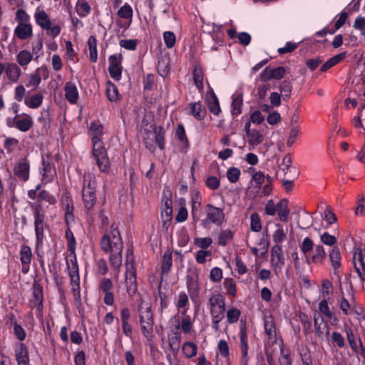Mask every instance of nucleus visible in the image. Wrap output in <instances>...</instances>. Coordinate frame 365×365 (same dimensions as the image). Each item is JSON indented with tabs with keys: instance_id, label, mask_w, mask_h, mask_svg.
<instances>
[{
	"instance_id": "1",
	"label": "nucleus",
	"mask_w": 365,
	"mask_h": 365,
	"mask_svg": "<svg viewBox=\"0 0 365 365\" xmlns=\"http://www.w3.org/2000/svg\"><path fill=\"white\" fill-rule=\"evenodd\" d=\"M92 143L93 155L96 160L100 170L108 173L110 170V162L103 141L98 136H93Z\"/></svg>"
},
{
	"instance_id": "2",
	"label": "nucleus",
	"mask_w": 365,
	"mask_h": 365,
	"mask_svg": "<svg viewBox=\"0 0 365 365\" xmlns=\"http://www.w3.org/2000/svg\"><path fill=\"white\" fill-rule=\"evenodd\" d=\"M140 324L142 332L148 340H151L153 330V317L151 307L149 304H144L141 302L138 307Z\"/></svg>"
},
{
	"instance_id": "3",
	"label": "nucleus",
	"mask_w": 365,
	"mask_h": 365,
	"mask_svg": "<svg viewBox=\"0 0 365 365\" xmlns=\"http://www.w3.org/2000/svg\"><path fill=\"white\" fill-rule=\"evenodd\" d=\"M101 247L106 253L113 251L123 252V243L118 230L113 228L101 240Z\"/></svg>"
},
{
	"instance_id": "4",
	"label": "nucleus",
	"mask_w": 365,
	"mask_h": 365,
	"mask_svg": "<svg viewBox=\"0 0 365 365\" xmlns=\"http://www.w3.org/2000/svg\"><path fill=\"white\" fill-rule=\"evenodd\" d=\"M34 227L35 233L36 236V245L39 246L42 245L43 240V225L45 215L43 213V209L42 206L38 203L34 206Z\"/></svg>"
},
{
	"instance_id": "5",
	"label": "nucleus",
	"mask_w": 365,
	"mask_h": 365,
	"mask_svg": "<svg viewBox=\"0 0 365 365\" xmlns=\"http://www.w3.org/2000/svg\"><path fill=\"white\" fill-rule=\"evenodd\" d=\"M211 317H225V297L220 294H212L208 300Z\"/></svg>"
},
{
	"instance_id": "6",
	"label": "nucleus",
	"mask_w": 365,
	"mask_h": 365,
	"mask_svg": "<svg viewBox=\"0 0 365 365\" xmlns=\"http://www.w3.org/2000/svg\"><path fill=\"white\" fill-rule=\"evenodd\" d=\"M122 60L121 54H113L108 58V72L111 78L115 81H119L121 78L123 71Z\"/></svg>"
},
{
	"instance_id": "7",
	"label": "nucleus",
	"mask_w": 365,
	"mask_h": 365,
	"mask_svg": "<svg viewBox=\"0 0 365 365\" xmlns=\"http://www.w3.org/2000/svg\"><path fill=\"white\" fill-rule=\"evenodd\" d=\"M125 266V284L127 287V292L130 296H133L138 289V286L136 283V274L133 262H128V261L127 260Z\"/></svg>"
},
{
	"instance_id": "8",
	"label": "nucleus",
	"mask_w": 365,
	"mask_h": 365,
	"mask_svg": "<svg viewBox=\"0 0 365 365\" xmlns=\"http://www.w3.org/2000/svg\"><path fill=\"white\" fill-rule=\"evenodd\" d=\"M240 339L242 352V362L243 365H247L248 357V339L247 334L246 322L241 320L240 327Z\"/></svg>"
},
{
	"instance_id": "9",
	"label": "nucleus",
	"mask_w": 365,
	"mask_h": 365,
	"mask_svg": "<svg viewBox=\"0 0 365 365\" xmlns=\"http://www.w3.org/2000/svg\"><path fill=\"white\" fill-rule=\"evenodd\" d=\"M207 220L215 225H220L225 218L223 210L208 204L205 207Z\"/></svg>"
},
{
	"instance_id": "10",
	"label": "nucleus",
	"mask_w": 365,
	"mask_h": 365,
	"mask_svg": "<svg viewBox=\"0 0 365 365\" xmlns=\"http://www.w3.org/2000/svg\"><path fill=\"white\" fill-rule=\"evenodd\" d=\"M30 164L26 158L18 162L14 167V174L19 180L26 182L29 178Z\"/></svg>"
},
{
	"instance_id": "11",
	"label": "nucleus",
	"mask_w": 365,
	"mask_h": 365,
	"mask_svg": "<svg viewBox=\"0 0 365 365\" xmlns=\"http://www.w3.org/2000/svg\"><path fill=\"white\" fill-rule=\"evenodd\" d=\"M41 165L43 181L46 182H51L56 175V171L54 165L50 161L48 155L46 158L42 157Z\"/></svg>"
},
{
	"instance_id": "12",
	"label": "nucleus",
	"mask_w": 365,
	"mask_h": 365,
	"mask_svg": "<svg viewBox=\"0 0 365 365\" xmlns=\"http://www.w3.org/2000/svg\"><path fill=\"white\" fill-rule=\"evenodd\" d=\"M271 261L272 264L274 267H278L279 271H281L282 267L284 264V258L281 246L275 245L272 247Z\"/></svg>"
},
{
	"instance_id": "13",
	"label": "nucleus",
	"mask_w": 365,
	"mask_h": 365,
	"mask_svg": "<svg viewBox=\"0 0 365 365\" xmlns=\"http://www.w3.org/2000/svg\"><path fill=\"white\" fill-rule=\"evenodd\" d=\"M32 289L33 299L31 300V303L38 311H41L43 308V287L40 284L34 282Z\"/></svg>"
},
{
	"instance_id": "14",
	"label": "nucleus",
	"mask_w": 365,
	"mask_h": 365,
	"mask_svg": "<svg viewBox=\"0 0 365 365\" xmlns=\"http://www.w3.org/2000/svg\"><path fill=\"white\" fill-rule=\"evenodd\" d=\"M264 327L268 343L271 345L274 344L277 341L276 327L274 319L272 317L265 319Z\"/></svg>"
},
{
	"instance_id": "15",
	"label": "nucleus",
	"mask_w": 365,
	"mask_h": 365,
	"mask_svg": "<svg viewBox=\"0 0 365 365\" xmlns=\"http://www.w3.org/2000/svg\"><path fill=\"white\" fill-rule=\"evenodd\" d=\"M206 101L209 110L215 115H219L221 111L219 101L212 88L207 93Z\"/></svg>"
},
{
	"instance_id": "16",
	"label": "nucleus",
	"mask_w": 365,
	"mask_h": 365,
	"mask_svg": "<svg viewBox=\"0 0 365 365\" xmlns=\"http://www.w3.org/2000/svg\"><path fill=\"white\" fill-rule=\"evenodd\" d=\"M15 353L19 365H29V352L24 344L19 343L15 349Z\"/></svg>"
},
{
	"instance_id": "17",
	"label": "nucleus",
	"mask_w": 365,
	"mask_h": 365,
	"mask_svg": "<svg viewBox=\"0 0 365 365\" xmlns=\"http://www.w3.org/2000/svg\"><path fill=\"white\" fill-rule=\"evenodd\" d=\"M187 287L189 292L197 293L199 289L198 284V272L197 269L190 271L187 275Z\"/></svg>"
},
{
	"instance_id": "18",
	"label": "nucleus",
	"mask_w": 365,
	"mask_h": 365,
	"mask_svg": "<svg viewBox=\"0 0 365 365\" xmlns=\"http://www.w3.org/2000/svg\"><path fill=\"white\" fill-rule=\"evenodd\" d=\"M326 257V252L322 245H317L314 248V254L311 257H307L306 262L308 264L311 263L322 264Z\"/></svg>"
},
{
	"instance_id": "19",
	"label": "nucleus",
	"mask_w": 365,
	"mask_h": 365,
	"mask_svg": "<svg viewBox=\"0 0 365 365\" xmlns=\"http://www.w3.org/2000/svg\"><path fill=\"white\" fill-rule=\"evenodd\" d=\"M354 267L361 281L365 282V255L362 252L358 253L357 257L354 255Z\"/></svg>"
},
{
	"instance_id": "20",
	"label": "nucleus",
	"mask_w": 365,
	"mask_h": 365,
	"mask_svg": "<svg viewBox=\"0 0 365 365\" xmlns=\"http://www.w3.org/2000/svg\"><path fill=\"white\" fill-rule=\"evenodd\" d=\"M5 73L9 81L16 83L21 74V71L16 63H9L6 66Z\"/></svg>"
},
{
	"instance_id": "21",
	"label": "nucleus",
	"mask_w": 365,
	"mask_h": 365,
	"mask_svg": "<svg viewBox=\"0 0 365 365\" xmlns=\"http://www.w3.org/2000/svg\"><path fill=\"white\" fill-rule=\"evenodd\" d=\"M69 257L70 259H66V264L70 279L73 280V277H79L78 265L75 252L71 253Z\"/></svg>"
},
{
	"instance_id": "22",
	"label": "nucleus",
	"mask_w": 365,
	"mask_h": 365,
	"mask_svg": "<svg viewBox=\"0 0 365 365\" xmlns=\"http://www.w3.org/2000/svg\"><path fill=\"white\" fill-rule=\"evenodd\" d=\"M14 34L19 39H26L32 36V27L31 24L19 23L15 29Z\"/></svg>"
},
{
	"instance_id": "23",
	"label": "nucleus",
	"mask_w": 365,
	"mask_h": 365,
	"mask_svg": "<svg viewBox=\"0 0 365 365\" xmlns=\"http://www.w3.org/2000/svg\"><path fill=\"white\" fill-rule=\"evenodd\" d=\"M277 212L282 222L287 221L290 210L288 207V200L287 199H282L277 203Z\"/></svg>"
},
{
	"instance_id": "24",
	"label": "nucleus",
	"mask_w": 365,
	"mask_h": 365,
	"mask_svg": "<svg viewBox=\"0 0 365 365\" xmlns=\"http://www.w3.org/2000/svg\"><path fill=\"white\" fill-rule=\"evenodd\" d=\"M314 326L316 335L322 337L325 328H327V324L324 322L323 317L319 312L314 314Z\"/></svg>"
},
{
	"instance_id": "25",
	"label": "nucleus",
	"mask_w": 365,
	"mask_h": 365,
	"mask_svg": "<svg viewBox=\"0 0 365 365\" xmlns=\"http://www.w3.org/2000/svg\"><path fill=\"white\" fill-rule=\"evenodd\" d=\"M64 90L66 100L72 104L76 103L78 98V92L76 86L73 83L68 82L65 86Z\"/></svg>"
},
{
	"instance_id": "26",
	"label": "nucleus",
	"mask_w": 365,
	"mask_h": 365,
	"mask_svg": "<svg viewBox=\"0 0 365 365\" xmlns=\"http://www.w3.org/2000/svg\"><path fill=\"white\" fill-rule=\"evenodd\" d=\"M190 113L192 114L196 119L202 120L206 115V109L200 103H190L188 105Z\"/></svg>"
},
{
	"instance_id": "27",
	"label": "nucleus",
	"mask_w": 365,
	"mask_h": 365,
	"mask_svg": "<svg viewBox=\"0 0 365 365\" xmlns=\"http://www.w3.org/2000/svg\"><path fill=\"white\" fill-rule=\"evenodd\" d=\"M22 116L23 118L16 120V128L21 132H26L32 127L33 120L28 114L24 113Z\"/></svg>"
},
{
	"instance_id": "28",
	"label": "nucleus",
	"mask_w": 365,
	"mask_h": 365,
	"mask_svg": "<svg viewBox=\"0 0 365 365\" xmlns=\"http://www.w3.org/2000/svg\"><path fill=\"white\" fill-rule=\"evenodd\" d=\"M82 199L85 208L87 210H91L96 202V191L82 192Z\"/></svg>"
},
{
	"instance_id": "29",
	"label": "nucleus",
	"mask_w": 365,
	"mask_h": 365,
	"mask_svg": "<svg viewBox=\"0 0 365 365\" xmlns=\"http://www.w3.org/2000/svg\"><path fill=\"white\" fill-rule=\"evenodd\" d=\"M35 19L37 24L45 30H48L51 22L48 14L44 11H41L36 13Z\"/></svg>"
},
{
	"instance_id": "30",
	"label": "nucleus",
	"mask_w": 365,
	"mask_h": 365,
	"mask_svg": "<svg viewBox=\"0 0 365 365\" xmlns=\"http://www.w3.org/2000/svg\"><path fill=\"white\" fill-rule=\"evenodd\" d=\"M155 143L160 150L165 148V130L162 126H155L153 129Z\"/></svg>"
},
{
	"instance_id": "31",
	"label": "nucleus",
	"mask_w": 365,
	"mask_h": 365,
	"mask_svg": "<svg viewBox=\"0 0 365 365\" xmlns=\"http://www.w3.org/2000/svg\"><path fill=\"white\" fill-rule=\"evenodd\" d=\"M346 55V52H343L341 53H339L332 58H329L327 61H326L321 67L320 71L325 72L336 64H337L339 62L341 61L343 59L345 58Z\"/></svg>"
},
{
	"instance_id": "32",
	"label": "nucleus",
	"mask_w": 365,
	"mask_h": 365,
	"mask_svg": "<svg viewBox=\"0 0 365 365\" xmlns=\"http://www.w3.org/2000/svg\"><path fill=\"white\" fill-rule=\"evenodd\" d=\"M329 259L334 270L341 267V254L339 247H334L329 252Z\"/></svg>"
},
{
	"instance_id": "33",
	"label": "nucleus",
	"mask_w": 365,
	"mask_h": 365,
	"mask_svg": "<svg viewBox=\"0 0 365 365\" xmlns=\"http://www.w3.org/2000/svg\"><path fill=\"white\" fill-rule=\"evenodd\" d=\"M344 331L346 335V339L351 349L354 353L357 354L359 351L358 345L353 330L348 325L346 324L344 325Z\"/></svg>"
},
{
	"instance_id": "34",
	"label": "nucleus",
	"mask_w": 365,
	"mask_h": 365,
	"mask_svg": "<svg viewBox=\"0 0 365 365\" xmlns=\"http://www.w3.org/2000/svg\"><path fill=\"white\" fill-rule=\"evenodd\" d=\"M106 95L111 102H116L119 99V93L117 86L110 81L107 82Z\"/></svg>"
},
{
	"instance_id": "35",
	"label": "nucleus",
	"mask_w": 365,
	"mask_h": 365,
	"mask_svg": "<svg viewBox=\"0 0 365 365\" xmlns=\"http://www.w3.org/2000/svg\"><path fill=\"white\" fill-rule=\"evenodd\" d=\"M33 55L27 50L21 51L16 56L17 63L22 67L27 66L32 60Z\"/></svg>"
},
{
	"instance_id": "36",
	"label": "nucleus",
	"mask_w": 365,
	"mask_h": 365,
	"mask_svg": "<svg viewBox=\"0 0 365 365\" xmlns=\"http://www.w3.org/2000/svg\"><path fill=\"white\" fill-rule=\"evenodd\" d=\"M157 69L161 76H165L169 72V61L167 56H160L158 58Z\"/></svg>"
},
{
	"instance_id": "37",
	"label": "nucleus",
	"mask_w": 365,
	"mask_h": 365,
	"mask_svg": "<svg viewBox=\"0 0 365 365\" xmlns=\"http://www.w3.org/2000/svg\"><path fill=\"white\" fill-rule=\"evenodd\" d=\"M86 190L96 191L95 177L90 173H86L83 175V187L82 192Z\"/></svg>"
},
{
	"instance_id": "38",
	"label": "nucleus",
	"mask_w": 365,
	"mask_h": 365,
	"mask_svg": "<svg viewBox=\"0 0 365 365\" xmlns=\"http://www.w3.org/2000/svg\"><path fill=\"white\" fill-rule=\"evenodd\" d=\"M43 98L42 94L37 93L32 96L30 98H26L24 100V103L31 108H37L41 105Z\"/></svg>"
},
{
	"instance_id": "39",
	"label": "nucleus",
	"mask_w": 365,
	"mask_h": 365,
	"mask_svg": "<svg viewBox=\"0 0 365 365\" xmlns=\"http://www.w3.org/2000/svg\"><path fill=\"white\" fill-rule=\"evenodd\" d=\"M314 244L313 240L309 237H306L299 245L300 250L304 254L305 259L308 257L307 254L314 249Z\"/></svg>"
},
{
	"instance_id": "40",
	"label": "nucleus",
	"mask_w": 365,
	"mask_h": 365,
	"mask_svg": "<svg viewBox=\"0 0 365 365\" xmlns=\"http://www.w3.org/2000/svg\"><path fill=\"white\" fill-rule=\"evenodd\" d=\"M247 136L249 138L248 143L252 146L257 145L264 140L263 135L257 130H252Z\"/></svg>"
},
{
	"instance_id": "41",
	"label": "nucleus",
	"mask_w": 365,
	"mask_h": 365,
	"mask_svg": "<svg viewBox=\"0 0 365 365\" xmlns=\"http://www.w3.org/2000/svg\"><path fill=\"white\" fill-rule=\"evenodd\" d=\"M232 238L233 232L230 230H221L218 235V244L221 246H226Z\"/></svg>"
},
{
	"instance_id": "42",
	"label": "nucleus",
	"mask_w": 365,
	"mask_h": 365,
	"mask_svg": "<svg viewBox=\"0 0 365 365\" xmlns=\"http://www.w3.org/2000/svg\"><path fill=\"white\" fill-rule=\"evenodd\" d=\"M73 205L71 200H66L65 221L68 226L71 222H74L75 217L73 215Z\"/></svg>"
},
{
	"instance_id": "43",
	"label": "nucleus",
	"mask_w": 365,
	"mask_h": 365,
	"mask_svg": "<svg viewBox=\"0 0 365 365\" xmlns=\"http://www.w3.org/2000/svg\"><path fill=\"white\" fill-rule=\"evenodd\" d=\"M173 263L172 254L170 252H165L163 257L162 273H168L171 269Z\"/></svg>"
},
{
	"instance_id": "44",
	"label": "nucleus",
	"mask_w": 365,
	"mask_h": 365,
	"mask_svg": "<svg viewBox=\"0 0 365 365\" xmlns=\"http://www.w3.org/2000/svg\"><path fill=\"white\" fill-rule=\"evenodd\" d=\"M109 261L114 269H119L122 264V252L113 251L110 252Z\"/></svg>"
},
{
	"instance_id": "45",
	"label": "nucleus",
	"mask_w": 365,
	"mask_h": 365,
	"mask_svg": "<svg viewBox=\"0 0 365 365\" xmlns=\"http://www.w3.org/2000/svg\"><path fill=\"white\" fill-rule=\"evenodd\" d=\"M292 90V85L289 80H284L279 86V91L284 99L289 98Z\"/></svg>"
},
{
	"instance_id": "46",
	"label": "nucleus",
	"mask_w": 365,
	"mask_h": 365,
	"mask_svg": "<svg viewBox=\"0 0 365 365\" xmlns=\"http://www.w3.org/2000/svg\"><path fill=\"white\" fill-rule=\"evenodd\" d=\"M193 80L199 90L203 89V73L200 68L195 67L193 70Z\"/></svg>"
},
{
	"instance_id": "47",
	"label": "nucleus",
	"mask_w": 365,
	"mask_h": 365,
	"mask_svg": "<svg viewBox=\"0 0 365 365\" xmlns=\"http://www.w3.org/2000/svg\"><path fill=\"white\" fill-rule=\"evenodd\" d=\"M21 262L24 264H29L31 261L32 253L29 246H23L20 252Z\"/></svg>"
},
{
	"instance_id": "48",
	"label": "nucleus",
	"mask_w": 365,
	"mask_h": 365,
	"mask_svg": "<svg viewBox=\"0 0 365 365\" xmlns=\"http://www.w3.org/2000/svg\"><path fill=\"white\" fill-rule=\"evenodd\" d=\"M197 346L192 342H186L182 346V351L188 358L195 356L197 354Z\"/></svg>"
},
{
	"instance_id": "49",
	"label": "nucleus",
	"mask_w": 365,
	"mask_h": 365,
	"mask_svg": "<svg viewBox=\"0 0 365 365\" xmlns=\"http://www.w3.org/2000/svg\"><path fill=\"white\" fill-rule=\"evenodd\" d=\"M66 238L68 241V249L71 254H74L76 250V239L73 232L70 228H67L65 232Z\"/></svg>"
},
{
	"instance_id": "50",
	"label": "nucleus",
	"mask_w": 365,
	"mask_h": 365,
	"mask_svg": "<svg viewBox=\"0 0 365 365\" xmlns=\"http://www.w3.org/2000/svg\"><path fill=\"white\" fill-rule=\"evenodd\" d=\"M242 105V98L240 96H235L232 101V114L238 115L241 113V107Z\"/></svg>"
},
{
	"instance_id": "51",
	"label": "nucleus",
	"mask_w": 365,
	"mask_h": 365,
	"mask_svg": "<svg viewBox=\"0 0 365 365\" xmlns=\"http://www.w3.org/2000/svg\"><path fill=\"white\" fill-rule=\"evenodd\" d=\"M180 339L181 334L178 331L175 332L173 334V336L169 338V346L170 347V349H172L173 351H178L180 349Z\"/></svg>"
},
{
	"instance_id": "52",
	"label": "nucleus",
	"mask_w": 365,
	"mask_h": 365,
	"mask_svg": "<svg viewBox=\"0 0 365 365\" xmlns=\"http://www.w3.org/2000/svg\"><path fill=\"white\" fill-rule=\"evenodd\" d=\"M250 229L254 232H259L262 229L261 220L257 213H253L250 217Z\"/></svg>"
},
{
	"instance_id": "53",
	"label": "nucleus",
	"mask_w": 365,
	"mask_h": 365,
	"mask_svg": "<svg viewBox=\"0 0 365 365\" xmlns=\"http://www.w3.org/2000/svg\"><path fill=\"white\" fill-rule=\"evenodd\" d=\"M72 279H71V290L74 297V299L76 300L80 299L81 294H80V277H73Z\"/></svg>"
},
{
	"instance_id": "54",
	"label": "nucleus",
	"mask_w": 365,
	"mask_h": 365,
	"mask_svg": "<svg viewBox=\"0 0 365 365\" xmlns=\"http://www.w3.org/2000/svg\"><path fill=\"white\" fill-rule=\"evenodd\" d=\"M241 312L237 308L230 309L227 312V319L229 324L237 322L240 317Z\"/></svg>"
},
{
	"instance_id": "55",
	"label": "nucleus",
	"mask_w": 365,
	"mask_h": 365,
	"mask_svg": "<svg viewBox=\"0 0 365 365\" xmlns=\"http://www.w3.org/2000/svg\"><path fill=\"white\" fill-rule=\"evenodd\" d=\"M331 341L334 346L339 348H344L346 346L345 340L341 333L338 331H334L331 334Z\"/></svg>"
},
{
	"instance_id": "56",
	"label": "nucleus",
	"mask_w": 365,
	"mask_h": 365,
	"mask_svg": "<svg viewBox=\"0 0 365 365\" xmlns=\"http://www.w3.org/2000/svg\"><path fill=\"white\" fill-rule=\"evenodd\" d=\"M338 303L339 304L340 309L344 315H349L351 314V305L344 297H342L339 299Z\"/></svg>"
},
{
	"instance_id": "57",
	"label": "nucleus",
	"mask_w": 365,
	"mask_h": 365,
	"mask_svg": "<svg viewBox=\"0 0 365 365\" xmlns=\"http://www.w3.org/2000/svg\"><path fill=\"white\" fill-rule=\"evenodd\" d=\"M138 44L137 39H122L119 42V45L127 50L135 51Z\"/></svg>"
},
{
	"instance_id": "58",
	"label": "nucleus",
	"mask_w": 365,
	"mask_h": 365,
	"mask_svg": "<svg viewBox=\"0 0 365 365\" xmlns=\"http://www.w3.org/2000/svg\"><path fill=\"white\" fill-rule=\"evenodd\" d=\"M225 288L229 295L235 297L237 294L236 286L231 278H226L224 281Z\"/></svg>"
},
{
	"instance_id": "59",
	"label": "nucleus",
	"mask_w": 365,
	"mask_h": 365,
	"mask_svg": "<svg viewBox=\"0 0 365 365\" xmlns=\"http://www.w3.org/2000/svg\"><path fill=\"white\" fill-rule=\"evenodd\" d=\"M165 43L168 48H171L175 46L176 38L173 32L165 31L163 34Z\"/></svg>"
},
{
	"instance_id": "60",
	"label": "nucleus",
	"mask_w": 365,
	"mask_h": 365,
	"mask_svg": "<svg viewBox=\"0 0 365 365\" xmlns=\"http://www.w3.org/2000/svg\"><path fill=\"white\" fill-rule=\"evenodd\" d=\"M40 68H38L34 73L29 76V82L26 83L27 87H37L41 81V78L38 73Z\"/></svg>"
},
{
	"instance_id": "61",
	"label": "nucleus",
	"mask_w": 365,
	"mask_h": 365,
	"mask_svg": "<svg viewBox=\"0 0 365 365\" xmlns=\"http://www.w3.org/2000/svg\"><path fill=\"white\" fill-rule=\"evenodd\" d=\"M240 175V170L237 168H230L227 171V177L231 182H236L239 180Z\"/></svg>"
},
{
	"instance_id": "62",
	"label": "nucleus",
	"mask_w": 365,
	"mask_h": 365,
	"mask_svg": "<svg viewBox=\"0 0 365 365\" xmlns=\"http://www.w3.org/2000/svg\"><path fill=\"white\" fill-rule=\"evenodd\" d=\"M319 309L323 315L326 316L328 319H331L333 317L332 312L330 311L328 306L327 301L324 299L319 302Z\"/></svg>"
},
{
	"instance_id": "63",
	"label": "nucleus",
	"mask_w": 365,
	"mask_h": 365,
	"mask_svg": "<svg viewBox=\"0 0 365 365\" xmlns=\"http://www.w3.org/2000/svg\"><path fill=\"white\" fill-rule=\"evenodd\" d=\"M91 7L86 1H79L76 6V11L81 16H85L89 13Z\"/></svg>"
},
{
	"instance_id": "64",
	"label": "nucleus",
	"mask_w": 365,
	"mask_h": 365,
	"mask_svg": "<svg viewBox=\"0 0 365 365\" xmlns=\"http://www.w3.org/2000/svg\"><path fill=\"white\" fill-rule=\"evenodd\" d=\"M118 14L120 17L123 19L131 18L133 16L132 8L129 5L125 4L118 10Z\"/></svg>"
}]
</instances>
